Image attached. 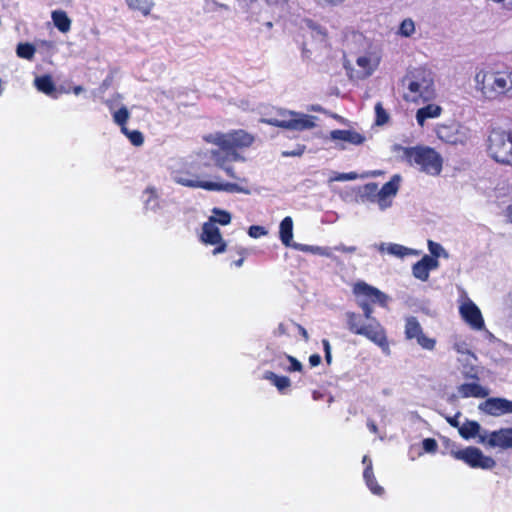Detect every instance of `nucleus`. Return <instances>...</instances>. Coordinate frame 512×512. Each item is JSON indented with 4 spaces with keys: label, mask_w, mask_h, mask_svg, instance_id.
Masks as SVG:
<instances>
[{
    "label": "nucleus",
    "mask_w": 512,
    "mask_h": 512,
    "mask_svg": "<svg viewBox=\"0 0 512 512\" xmlns=\"http://www.w3.org/2000/svg\"><path fill=\"white\" fill-rule=\"evenodd\" d=\"M405 88L403 99L412 103H425L435 97L434 79L430 70L415 67L407 70L401 80Z\"/></svg>",
    "instance_id": "obj_1"
},
{
    "label": "nucleus",
    "mask_w": 512,
    "mask_h": 512,
    "mask_svg": "<svg viewBox=\"0 0 512 512\" xmlns=\"http://www.w3.org/2000/svg\"><path fill=\"white\" fill-rule=\"evenodd\" d=\"M475 82L487 99L512 98V70H480L476 73Z\"/></svg>",
    "instance_id": "obj_2"
},
{
    "label": "nucleus",
    "mask_w": 512,
    "mask_h": 512,
    "mask_svg": "<svg viewBox=\"0 0 512 512\" xmlns=\"http://www.w3.org/2000/svg\"><path fill=\"white\" fill-rule=\"evenodd\" d=\"M202 165L200 163L193 162L187 167L176 171L174 175V181L189 188H201L207 191H225L229 193H247V190L243 189L236 183H219L213 181H205L200 179V170Z\"/></svg>",
    "instance_id": "obj_3"
},
{
    "label": "nucleus",
    "mask_w": 512,
    "mask_h": 512,
    "mask_svg": "<svg viewBox=\"0 0 512 512\" xmlns=\"http://www.w3.org/2000/svg\"><path fill=\"white\" fill-rule=\"evenodd\" d=\"M402 158L410 165L417 167L421 172L438 176L443 168V158L435 149L417 145L413 147H399Z\"/></svg>",
    "instance_id": "obj_4"
},
{
    "label": "nucleus",
    "mask_w": 512,
    "mask_h": 512,
    "mask_svg": "<svg viewBox=\"0 0 512 512\" xmlns=\"http://www.w3.org/2000/svg\"><path fill=\"white\" fill-rule=\"evenodd\" d=\"M346 323L348 330L352 334L366 337L379 346L385 354H390V345L386 330L377 319H373L372 322L365 324L364 316L355 312H347Z\"/></svg>",
    "instance_id": "obj_5"
},
{
    "label": "nucleus",
    "mask_w": 512,
    "mask_h": 512,
    "mask_svg": "<svg viewBox=\"0 0 512 512\" xmlns=\"http://www.w3.org/2000/svg\"><path fill=\"white\" fill-rule=\"evenodd\" d=\"M487 153L495 162L512 166V129H491L487 139Z\"/></svg>",
    "instance_id": "obj_6"
},
{
    "label": "nucleus",
    "mask_w": 512,
    "mask_h": 512,
    "mask_svg": "<svg viewBox=\"0 0 512 512\" xmlns=\"http://www.w3.org/2000/svg\"><path fill=\"white\" fill-rule=\"evenodd\" d=\"M253 142L254 136L242 129L220 133L214 140V143L224 151H227L233 160H241L242 157L238 151L250 147Z\"/></svg>",
    "instance_id": "obj_7"
},
{
    "label": "nucleus",
    "mask_w": 512,
    "mask_h": 512,
    "mask_svg": "<svg viewBox=\"0 0 512 512\" xmlns=\"http://www.w3.org/2000/svg\"><path fill=\"white\" fill-rule=\"evenodd\" d=\"M253 142L254 136L242 129L220 133L214 140V143L224 151H227L233 160H241L242 157L238 151L250 147Z\"/></svg>",
    "instance_id": "obj_8"
},
{
    "label": "nucleus",
    "mask_w": 512,
    "mask_h": 512,
    "mask_svg": "<svg viewBox=\"0 0 512 512\" xmlns=\"http://www.w3.org/2000/svg\"><path fill=\"white\" fill-rule=\"evenodd\" d=\"M450 454L454 459L464 462L473 469L491 470L496 466V461L491 456L485 455L474 446L451 450Z\"/></svg>",
    "instance_id": "obj_9"
},
{
    "label": "nucleus",
    "mask_w": 512,
    "mask_h": 512,
    "mask_svg": "<svg viewBox=\"0 0 512 512\" xmlns=\"http://www.w3.org/2000/svg\"><path fill=\"white\" fill-rule=\"evenodd\" d=\"M289 119L266 118L262 119L263 123L277 128H283L293 131H304L312 129L316 126L315 117L308 114H300L289 111Z\"/></svg>",
    "instance_id": "obj_10"
},
{
    "label": "nucleus",
    "mask_w": 512,
    "mask_h": 512,
    "mask_svg": "<svg viewBox=\"0 0 512 512\" xmlns=\"http://www.w3.org/2000/svg\"><path fill=\"white\" fill-rule=\"evenodd\" d=\"M404 334L407 340H415L425 350L431 351L436 346V340L425 335L421 324L414 316L406 318Z\"/></svg>",
    "instance_id": "obj_11"
},
{
    "label": "nucleus",
    "mask_w": 512,
    "mask_h": 512,
    "mask_svg": "<svg viewBox=\"0 0 512 512\" xmlns=\"http://www.w3.org/2000/svg\"><path fill=\"white\" fill-rule=\"evenodd\" d=\"M200 240L206 245H215V248L213 249V255H217L226 251L227 244L222 237L220 229L210 222H205L203 224Z\"/></svg>",
    "instance_id": "obj_12"
},
{
    "label": "nucleus",
    "mask_w": 512,
    "mask_h": 512,
    "mask_svg": "<svg viewBox=\"0 0 512 512\" xmlns=\"http://www.w3.org/2000/svg\"><path fill=\"white\" fill-rule=\"evenodd\" d=\"M479 441L491 448L512 449V428H501L479 435Z\"/></svg>",
    "instance_id": "obj_13"
},
{
    "label": "nucleus",
    "mask_w": 512,
    "mask_h": 512,
    "mask_svg": "<svg viewBox=\"0 0 512 512\" xmlns=\"http://www.w3.org/2000/svg\"><path fill=\"white\" fill-rule=\"evenodd\" d=\"M353 293L359 298L358 300H367L369 303H378L381 306L387 304V296L382 291L363 281L354 284Z\"/></svg>",
    "instance_id": "obj_14"
},
{
    "label": "nucleus",
    "mask_w": 512,
    "mask_h": 512,
    "mask_svg": "<svg viewBox=\"0 0 512 512\" xmlns=\"http://www.w3.org/2000/svg\"><path fill=\"white\" fill-rule=\"evenodd\" d=\"M462 319L473 329L481 330L484 328V319L480 309L471 300L464 302L459 308Z\"/></svg>",
    "instance_id": "obj_15"
},
{
    "label": "nucleus",
    "mask_w": 512,
    "mask_h": 512,
    "mask_svg": "<svg viewBox=\"0 0 512 512\" xmlns=\"http://www.w3.org/2000/svg\"><path fill=\"white\" fill-rule=\"evenodd\" d=\"M480 409L492 416H501L512 413V401L505 398H488L482 404Z\"/></svg>",
    "instance_id": "obj_16"
},
{
    "label": "nucleus",
    "mask_w": 512,
    "mask_h": 512,
    "mask_svg": "<svg viewBox=\"0 0 512 512\" xmlns=\"http://www.w3.org/2000/svg\"><path fill=\"white\" fill-rule=\"evenodd\" d=\"M436 133L441 141L448 144H463L466 139L465 134L460 131L457 124L439 125L436 129Z\"/></svg>",
    "instance_id": "obj_17"
},
{
    "label": "nucleus",
    "mask_w": 512,
    "mask_h": 512,
    "mask_svg": "<svg viewBox=\"0 0 512 512\" xmlns=\"http://www.w3.org/2000/svg\"><path fill=\"white\" fill-rule=\"evenodd\" d=\"M439 266L438 259L424 255L421 260L417 261L412 266L413 276L421 281H427L431 270L437 269Z\"/></svg>",
    "instance_id": "obj_18"
},
{
    "label": "nucleus",
    "mask_w": 512,
    "mask_h": 512,
    "mask_svg": "<svg viewBox=\"0 0 512 512\" xmlns=\"http://www.w3.org/2000/svg\"><path fill=\"white\" fill-rule=\"evenodd\" d=\"M36 89L51 98H58L61 91L56 88L53 78L49 74L36 77L34 80Z\"/></svg>",
    "instance_id": "obj_19"
},
{
    "label": "nucleus",
    "mask_w": 512,
    "mask_h": 512,
    "mask_svg": "<svg viewBox=\"0 0 512 512\" xmlns=\"http://www.w3.org/2000/svg\"><path fill=\"white\" fill-rule=\"evenodd\" d=\"M332 140H341L353 145H362L365 142V136L354 130L336 129L330 132Z\"/></svg>",
    "instance_id": "obj_20"
},
{
    "label": "nucleus",
    "mask_w": 512,
    "mask_h": 512,
    "mask_svg": "<svg viewBox=\"0 0 512 512\" xmlns=\"http://www.w3.org/2000/svg\"><path fill=\"white\" fill-rule=\"evenodd\" d=\"M399 188V177L395 176L390 181L386 182L379 189V206L381 209H385L390 205L387 199L395 196Z\"/></svg>",
    "instance_id": "obj_21"
},
{
    "label": "nucleus",
    "mask_w": 512,
    "mask_h": 512,
    "mask_svg": "<svg viewBox=\"0 0 512 512\" xmlns=\"http://www.w3.org/2000/svg\"><path fill=\"white\" fill-rule=\"evenodd\" d=\"M442 113V107L437 104H427L416 112V121L420 127H424L428 119L437 118Z\"/></svg>",
    "instance_id": "obj_22"
},
{
    "label": "nucleus",
    "mask_w": 512,
    "mask_h": 512,
    "mask_svg": "<svg viewBox=\"0 0 512 512\" xmlns=\"http://www.w3.org/2000/svg\"><path fill=\"white\" fill-rule=\"evenodd\" d=\"M458 391L463 398H485L489 392L478 383H464L459 386Z\"/></svg>",
    "instance_id": "obj_23"
},
{
    "label": "nucleus",
    "mask_w": 512,
    "mask_h": 512,
    "mask_svg": "<svg viewBox=\"0 0 512 512\" xmlns=\"http://www.w3.org/2000/svg\"><path fill=\"white\" fill-rule=\"evenodd\" d=\"M363 478L371 493L377 496H382L385 492L384 488L378 484L373 472L372 462L365 467L363 471Z\"/></svg>",
    "instance_id": "obj_24"
},
{
    "label": "nucleus",
    "mask_w": 512,
    "mask_h": 512,
    "mask_svg": "<svg viewBox=\"0 0 512 512\" xmlns=\"http://www.w3.org/2000/svg\"><path fill=\"white\" fill-rule=\"evenodd\" d=\"M279 236L282 244L286 247H293V220L290 216L285 217L279 227Z\"/></svg>",
    "instance_id": "obj_25"
},
{
    "label": "nucleus",
    "mask_w": 512,
    "mask_h": 512,
    "mask_svg": "<svg viewBox=\"0 0 512 512\" xmlns=\"http://www.w3.org/2000/svg\"><path fill=\"white\" fill-rule=\"evenodd\" d=\"M125 3L131 11L138 12L144 17L149 16L155 6L153 0H125Z\"/></svg>",
    "instance_id": "obj_26"
},
{
    "label": "nucleus",
    "mask_w": 512,
    "mask_h": 512,
    "mask_svg": "<svg viewBox=\"0 0 512 512\" xmlns=\"http://www.w3.org/2000/svg\"><path fill=\"white\" fill-rule=\"evenodd\" d=\"M55 27L62 33H67L71 29V20L63 10H55L51 14Z\"/></svg>",
    "instance_id": "obj_27"
},
{
    "label": "nucleus",
    "mask_w": 512,
    "mask_h": 512,
    "mask_svg": "<svg viewBox=\"0 0 512 512\" xmlns=\"http://www.w3.org/2000/svg\"><path fill=\"white\" fill-rule=\"evenodd\" d=\"M263 378L269 380L280 393H283L291 386V381L287 376H280L272 371H265Z\"/></svg>",
    "instance_id": "obj_28"
},
{
    "label": "nucleus",
    "mask_w": 512,
    "mask_h": 512,
    "mask_svg": "<svg viewBox=\"0 0 512 512\" xmlns=\"http://www.w3.org/2000/svg\"><path fill=\"white\" fill-rule=\"evenodd\" d=\"M293 248L298 251L305 252V253H311L314 255H320V256H325V257L331 256L330 248H328V247L312 246V245H307V244L294 243Z\"/></svg>",
    "instance_id": "obj_29"
},
{
    "label": "nucleus",
    "mask_w": 512,
    "mask_h": 512,
    "mask_svg": "<svg viewBox=\"0 0 512 512\" xmlns=\"http://www.w3.org/2000/svg\"><path fill=\"white\" fill-rule=\"evenodd\" d=\"M480 424L476 421H466L462 426L459 427V434L462 438L468 440L474 438L479 434Z\"/></svg>",
    "instance_id": "obj_30"
},
{
    "label": "nucleus",
    "mask_w": 512,
    "mask_h": 512,
    "mask_svg": "<svg viewBox=\"0 0 512 512\" xmlns=\"http://www.w3.org/2000/svg\"><path fill=\"white\" fill-rule=\"evenodd\" d=\"M212 213L213 215L210 216L208 222L214 225L215 223H218L220 225L225 226L231 222V214L226 210H222L220 208H213Z\"/></svg>",
    "instance_id": "obj_31"
},
{
    "label": "nucleus",
    "mask_w": 512,
    "mask_h": 512,
    "mask_svg": "<svg viewBox=\"0 0 512 512\" xmlns=\"http://www.w3.org/2000/svg\"><path fill=\"white\" fill-rule=\"evenodd\" d=\"M211 158L213 159L215 165L219 168H224L227 162L234 161L232 156L220 147L219 149L211 150Z\"/></svg>",
    "instance_id": "obj_32"
},
{
    "label": "nucleus",
    "mask_w": 512,
    "mask_h": 512,
    "mask_svg": "<svg viewBox=\"0 0 512 512\" xmlns=\"http://www.w3.org/2000/svg\"><path fill=\"white\" fill-rule=\"evenodd\" d=\"M36 48L31 43H19L16 48V54L19 58L32 60L35 56Z\"/></svg>",
    "instance_id": "obj_33"
},
{
    "label": "nucleus",
    "mask_w": 512,
    "mask_h": 512,
    "mask_svg": "<svg viewBox=\"0 0 512 512\" xmlns=\"http://www.w3.org/2000/svg\"><path fill=\"white\" fill-rule=\"evenodd\" d=\"M129 117L130 113L125 106H122L113 114V120L117 125L120 126L122 133H126V124L129 120Z\"/></svg>",
    "instance_id": "obj_34"
},
{
    "label": "nucleus",
    "mask_w": 512,
    "mask_h": 512,
    "mask_svg": "<svg viewBox=\"0 0 512 512\" xmlns=\"http://www.w3.org/2000/svg\"><path fill=\"white\" fill-rule=\"evenodd\" d=\"M362 197H365L371 202H377L379 204V188L374 182L367 183L363 187Z\"/></svg>",
    "instance_id": "obj_35"
},
{
    "label": "nucleus",
    "mask_w": 512,
    "mask_h": 512,
    "mask_svg": "<svg viewBox=\"0 0 512 512\" xmlns=\"http://www.w3.org/2000/svg\"><path fill=\"white\" fill-rule=\"evenodd\" d=\"M357 65L362 69L360 78H366L373 73L371 59L367 56H360L356 60Z\"/></svg>",
    "instance_id": "obj_36"
},
{
    "label": "nucleus",
    "mask_w": 512,
    "mask_h": 512,
    "mask_svg": "<svg viewBox=\"0 0 512 512\" xmlns=\"http://www.w3.org/2000/svg\"><path fill=\"white\" fill-rule=\"evenodd\" d=\"M375 124L378 126L385 125L389 121V114L384 109L381 102H377L375 105Z\"/></svg>",
    "instance_id": "obj_37"
},
{
    "label": "nucleus",
    "mask_w": 512,
    "mask_h": 512,
    "mask_svg": "<svg viewBox=\"0 0 512 512\" xmlns=\"http://www.w3.org/2000/svg\"><path fill=\"white\" fill-rule=\"evenodd\" d=\"M284 357L289 362V366L283 367L284 370L287 372H302L303 371V365L302 363L295 357L284 354Z\"/></svg>",
    "instance_id": "obj_38"
},
{
    "label": "nucleus",
    "mask_w": 512,
    "mask_h": 512,
    "mask_svg": "<svg viewBox=\"0 0 512 512\" xmlns=\"http://www.w3.org/2000/svg\"><path fill=\"white\" fill-rule=\"evenodd\" d=\"M415 32V24L411 19H405L401 22L399 27V34L404 37H409Z\"/></svg>",
    "instance_id": "obj_39"
},
{
    "label": "nucleus",
    "mask_w": 512,
    "mask_h": 512,
    "mask_svg": "<svg viewBox=\"0 0 512 512\" xmlns=\"http://www.w3.org/2000/svg\"><path fill=\"white\" fill-rule=\"evenodd\" d=\"M388 252L392 255L398 256V257H404L407 255L412 254V250L402 246L400 244H390L388 247Z\"/></svg>",
    "instance_id": "obj_40"
},
{
    "label": "nucleus",
    "mask_w": 512,
    "mask_h": 512,
    "mask_svg": "<svg viewBox=\"0 0 512 512\" xmlns=\"http://www.w3.org/2000/svg\"><path fill=\"white\" fill-rule=\"evenodd\" d=\"M357 304L362 309L364 318L368 322H372V320L375 319L372 316V314H373L372 304L373 303H369L367 300H357Z\"/></svg>",
    "instance_id": "obj_41"
},
{
    "label": "nucleus",
    "mask_w": 512,
    "mask_h": 512,
    "mask_svg": "<svg viewBox=\"0 0 512 512\" xmlns=\"http://www.w3.org/2000/svg\"><path fill=\"white\" fill-rule=\"evenodd\" d=\"M123 134L129 138L130 142L134 146H141L144 142L143 134L138 130L130 131L128 128H126V133Z\"/></svg>",
    "instance_id": "obj_42"
},
{
    "label": "nucleus",
    "mask_w": 512,
    "mask_h": 512,
    "mask_svg": "<svg viewBox=\"0 0 512 512\" xmlns=\"http://www.w3.org/2000/svg\"><path fill=\"white\" fill-rule=\"evenodd\" d=\"M422 447L426 453H435L438 449V444L434 438H425L422 441Z\"/></svg>",
    "instance_id": "obj_43"
},
{
    "label": "nucleus",
    "mask_w": 512,
    "mask_h": 512,
    "mask_svg": "<svg viewBox=\"0 0 512 512\" xmlns=\"http://www.w3.org/2000/svg\"><path fill=\"white\" fill-rule=\"evenodd\" d=\"M428 248L431 253L430 257L437 259L440 256V252L443 251L442 246L432 240H428Z\"/></svg>",
    "instance_id": "obj_44"
},
{
    "label": "nucleus",
    "mask_w": 512,
    "mask_h": 512,
    "mask_svg": "<svg viewBox=\"0 0 512 512\" xmlns=\"http://www.w3.org/2000/svg\"><path fill=\"white\" fill-rule=\"evenodd\" d=\"M267 232L264 227L258 225H252L249 227L248 234L253 238H258L265 235Z\"/></svg>",
    "instance_id": "obj_45"
},
{
    "label": "nucleus",
    "mask_w": 512,
    "mask_h": 512,
    "mask_svg": "<svg viewBox=\"0 0 512 512\" xmlns=\"http://www.w3.org/2000/svg\"><path fill=\"white\" fill-rule=\"evenodd\" d=\"M322 345H323V349H324V353H325V360H326L327 364H330L332 361V355H331V346H330L329 340L323 339Z\"/></svg>",
    "instance_id": "obj_46"
},
{
    "label": "nucleus",
    "mask_w": 512,
    "mask_h": 512,
    "mask_svg": "<svg viewBox=\"0 0 512 512\" xmlns=\"http://www.w3.org/2000/svg\"><path fill=\"white\" fill-rule=\"evenodd\" d=\"M237 254L240 256V258L238 260H235L233 262V264L236 266V267H241L243 265V262L245 260V257L247 255V249L243 248V247H240L238 250H237Z\"/></svg>",
    "instance_id": "obj_47"
},
{
    "label": "nucleus",
    "mask_w": 512,
    "mask_h": 512,
    "mask_svg": "<svg viewBox=\"0 0 512 512\" xmlns=\"http://www.w3.org/2000/svg\"><path fill=\"white\" fill-rule=\"evenodd\" d=\"M357 174L355 172L350 173H342L336 176L334 179L337 181H346V180H354L356 179Z\"/></svg>",
    "instance_id": "obj_48"
},
{
    "label": "nucleus",
    "mask_w": 512,
    "mask_h": 512,
    "mask_svg": "<svg viewBox=\"0 0 512 512\" xmlns=\"http://www.w3.org/2000/svg\"><path fill=\"white\" fill-rule=\"evenodd\" d=\"M321 363V356L319 354H312L309 357V364L311 367H316Z\"/></svg>",
    "instance_id": "obj_49"
},
{
    "label": "nucleus",
    "mask_w": 512,
    "mask_h": 512,
    "mask_svg": "<svg viewBox=\"0 0 512 512\" xmlns=\"http://www.w3.org/2000/svg\"><path fill=\"white\" fill-rule=\"evenodd\" d=\"M335 249L337 251H340V252H343V253H354L356 251V247L355 246H345V245H339L337 247H335Z\"/></svg>",
    "instance_id": "obj_50"
},
{
    "label": "nucleus",
    "mask_w": 512,
    "mask_h": 512,
    "mask_svg": "<svg viewBox=\"0 0 512 512\" xmlns=\"http://www.w3.org/2000/svg\"><path fill=\"white\" fill-rule=\"evenodd\" d=\"M265 2L272 6H285L288 4L289 0H265Z\"/></svg>",
    "instance_id": "obj_51"
},
{
    "label": "nucleus",
    "mask_w": 512,
    "mask_h": 512,
    "mask_svg": "<svg viewBox=\"0 0 512 512\" xmlns=\"http://www.w3.org/2000/svg\"><path fill=\"white\" fill-rule=\"evenodd\" d=\"M222 169L226 172V174L229 177H231L233 179H238V177L236 176L235 171H234V169L232 167L225 165L224 168H222Z\"/></svg>",
    "instance_id": "obj_52"
},
{
    "label": "nucleus",
    "mask_w": 512,
    "mask_h": 512,
    "mask_svg": "<svg viewBox=\"0 0 512 512\" xmlns=\"http://www.w3.org/2000/svg\"><path fill=\"white\" fill-rule=\"evenodd\" d=\"M367 427L374 434L378 432V427H377L376 423L373 420L368 421Z\"/></svg>",
    "instance_id": "obj_53"
},
{
    "label": "nucleus",
    "mask_w": 512,
    "mask_h": 512,
    "mask_svg": "<svg viewBox=\"0 0 512 512\" xmlns=\"http://www.w3.org/2000/svg\"><path fill=\"white\" fill-rule=\"evenodd\" d=\"M447 421L452 427H457L459 429V422L457 420V416L449 417L447 418Z\"/></svg>",
    "instance_id": "obj_54"
},
{
    "label": "nucleus",
    "mask_w": 512,
    "mask_h": 512,
    "mask_svg": "<svg viewBox=\"0 0 512 512\" xmlns=\"http://www.w3.org/2000/svg\"><path fill=\"white\" fill-rule=\"evenodd\" d=\"M505 215L510 223H512V204L508 205L505 210Z\"/></svg>",
    "instance_id": "obj_55"
},
{
    "label": "nucleus",
    "mask_w": 512,
    "mask_h": 512,
    "mask_svg": "<svg viewBox=\"0 0 512 512\" xmlns=\"http://www.w3.org/2000/svg\"><path fill=\"white\" fill-rule=\"evenodd\" d=\"M277 333H278V335H285V334H287V329H286L285 324L280 323V324L278 325Z\"/></svg>",
    "instance_id": "obj_56"
},
{
    "label": "nucleus",
    "mask_w": 512,
    "mask_h": 512,
    "mask_svg": "<svg viewBox=\"0 0 512 512\" xmlns=\"http://www.w3.org/2000/svg\"><path fill=\"white\" fill-rule=\"evenodd\" d=\"M297 327H298V330H299L300 334L302 335V337L305 340H308L309 335H308L307 330L303 326H301V325H297Z\"/></svg>",
    "instance_id": "obj_57"
},
{
    "label": "nucleus",
    "mask_w": 512,
    "mask_h": 512,
    "mask_svg": "<svg viewBox=\"0 0 512 512\" xmlns=\"http://www.w3.org/2000/svg\"><path fill=\"white\" fill-rule=\"evenodd\" d=\"M145 192L150 194V198L149 199L157 198L156 189L154 187L146 188Z\"/></svg>",
    "instance_id": "obj_58"
},
{
    "label": "nucleus",
    "mask_w": 512,
    "mask_h": 512,
    "mask_svg": "<svg viewBox=\"0 0 512 512\" xmlns=\"http://www.w3.org/2000/svg\"><path fill=\"white\" fill-rule=\"evenodd\" d=\"M71 91L75 95H79L80 93H82L84 91V88L82 86H80V85H77V86L72 87Z\"/></svg>",
    "instance_id": "obj_59"
},
{
    "label": "nucleus",
    "mask_w": 512,
    "mask_h": 512,
    "mask_svg": "<svg viewBox=\"0 0 512 512\" xmlns=\"http://www.w3.org/2000/svg\"><path fill=\"white\" fill-rule=\"evenodd\" d=\"M312 396H313L314 400H320V399H322L323 394L321 392L315 390V391H313Z\"/></svg>",
    "instance_id": "obj_60"
},
{
    "label": "nucleus",
    "mask_w": 512,
    "mask_h": 512,
    "mask_svg": "<svg viewBox=\"0 0 512 512\" xmlns=\"http://www.w3.org/2000/svg\"><path fill=\"white\" fill-rule=\"evenodd\" d=\"M301 152L299 153H295V152H283V155L284 156H295V155H300Z\"/></svg>",
    "instance_id": "obj_61"
},
{
    "label": "nucleus",
    "mask_w": 512,
    "mask_h": 512,
    "mask_svg": "<svg viewBox=\"0 0 512 512\" xmlns=\"http://www.w3.org/2000/svg\"><path fill=\"white\" fill-rule=\"evenodd\" d=\"M362 462L367 466L371 460L368 458V456H364Z\"/></svg>",
    "instance_id": "obj_62"
},
{
    "label": "nucleus",
    "mask_w": 512,
    "mask_h": 512,
    "mask_svg": "<svg viewBox=\"0 0 512 512\" xmlns=\"http://www.w3.org/2000/svg\"><path fill=\"white\" fill-rule=\"evenodd\" d=\"M250 2H256L257 0H249Z\"/></svg>",
    "instance_id": "obj_63"
},
{
    "label": "nucleus",
    "mask_w": 512,
    "mask_h": 512,
    "mask_svg": "<svg viewBox=\"0 0 512 512\" xmlns=\"http://www.w3.org/2000/svg\"><path fill=\"white\" fill-rule=\"evenodd\" d=\"M510 9H512V0H511V7H510Z\"/></svg>",
    "instance_id": "obj_64"
}]
</instances>
